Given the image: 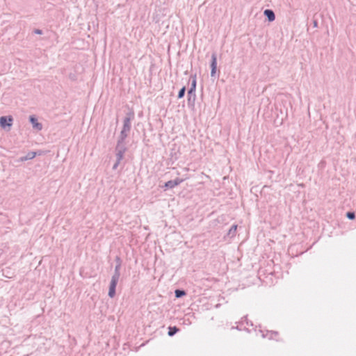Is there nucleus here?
<instances>
[{"label": "nucleus", "mask_w": 356, "mask_h": 356, "mask_svg": "<svg viewBox=\"0 0 356 356\" xmlns=\"http://www.w3.org/2000/svg\"><path fill=\"white\" fill-rule=\"evenodd\" d=\"M13 119L11 116H2L0 118V126L2 129H10L13 124Z\"/></svg>", "instance_id": "obj_1"}, {"label": "nucleus", "mask_w": 356, "mask_h": 356, "mask_svg": "<svg viewBox=\"0 0 356 356\" xmlns=\"http://www.w3.org/2000/svg\"><path fill=\"white\" fill-rule=\"evenodd\" d=\"M118 277H119L118 275H115L112 277L111 284H110L109 291H108V296L111 298L114 297V296L115 294V287H116V285H117V283L118 281Z\"/></svg>", "instance_id": "obj_2"}, {"label": "nucleus", "mask_w": 356, "mask_h": 356, "mask_svg": "<svg viewBox=\"0 0 356 356\" xmlns=\"http://www.w3.org/2000/svg\"><path fill=\"white\" fill-rule=\"evenodd\" d=\"M182 181H183V179H179V178H177L175 180L168 181L165 184V187L169 188H172L178 186Z\"/></svg>", "instance_id": "obj_3"}, {"label": "nucleus", "mask_w": 356, "mask_h": 356, "mask_svg": "<svg viewBox=\"0 0 356 356\" xmlns=\"http://www.w3.org/2000/svg\"><path fill=\"white\" fill-rule=\"evenodd\" d=\"M30 121L34 128H35L38 130L42 129V124L38 122L37 119L35 118H34L33 116H31Z\"/></svg>", "instance_id": "obj_4"}, {"label": "nucleus", "mask_w": 356, "mask_h": 356, "mask_svg": "<svg viewBox=\"0 0 356 356\" xmlns=\"http://www.w3.org/2000/svg\"><path fill=\"white\" fill-rule=\"evenodd\" d=\"M264 15L268 17V20L270 22H273L275 19V14L273 10H264Z\"/></svg>", "instance_id": "obj_5"}, {"label": "nucleus", "mask_w": 356, "mask_h": 356, "mask_svg": "<svg viewBox=\"0 0 356 356\" xmlns=\"http://www.w3.org/2000/svg\"><path fill=\"white\" fill-rule=\"evenodd\" d=\"M216 65H217L216 57L215 55H213L212 56V63H211V67H212L211 76H213L214 74L216 73Z\"/></svg>", "instance_id": "obj_6"}, {"label": "nucleus", "mask_w": 356, "mask_h": 356, "mask_svg": "<svg viewBox=\"0 0 356 356\" xmlns=\"http://www.w3.org/2000/svg\"><path fill=\"white\" fill-rule=\"evenodd\" d=\"M195 88H196V79L193 78L192 83H191V87L190 90H188V93L191 94V93L195 92Z\"/></svg>", "instance_id": "obj_7"}, {"label": "nucleus", "mask_w": 356, "mask_h": 356, "mask_svg": "<svg viewBox=\"0 0 356 356\" xmlns=\"http://www.w3.org/2000/svg\"><path fill=\"white\" fill-rule=\"evenodd\" d=\"M179 331V329L176 327H170L168 330V335L173 336L175 333Z\"/></svg>", "instance_id": "obj_8"}, {"label": "nucleus", "mask_w": 356, "mask_h": 356, "mask_svg": "<svg viewBox=\"0 0 356 356\" xmlns=\"http://www.w3.org/2000/svg\"><path fill=\"white\" fill-rule=\"evenodd\" d=\"M184 295H185V292L184 291H180V290L175 291V296L177 298H180Z\"/></svg>", "instance_id": "obj_9"}, {"label": "nucleus", "mask_w": 356, "mask_h": 356, "mask_svg": "<svg viewBox=\"0 0 356 356\" xmlns=\"http://www.w3.org/2000/svg\"><path fill=\"white\" fill-rule=\"evenodd\" d=\"M186 88L183 87L179 92L178 98H182L184 96Z\"/></svg>", "instance_id": "obj_10"}, {"label": "nucleus", "mask_w": 356, "mask_h": 356, "mask_svg": "<svg viewBox=\"0 0 356 356\" xmlns=\"http://www.w3.org/2000/svg\"><path fill=\"white\" fill-rule=\"evenodd\" d=\"M236 229H237V225H233V226L230 228V229H229V234H235V232H236Z\"/></svg>", "instance_id": "obj_11"}, {"label": "nucleus", "mask_w": 356, "mask_h": 356, "mask_svg": "<svg viewBox=\"0 0 356 356\" xmlns=\"http://www.w3.org/2000/svg\"><path fill=\"white\" fill-rule=\"evenodd\" d=\"M346 216H347V217H348L349 219H350V220H353V219H355V213H353V212H348V213H347Z\"/></svg>", "instance_id": "obj_12"}, {"label": "nucleus", "mask_w": 356, "mask_h": 356, "mask_svg": "<svg viewBox=\"0 0 356 356\" xmlns=\"http://www.w3.org/2000/svg\"><path fill=\"white\" fill-rule=\"evenodd\" d=\"M35 152H31L28 154V159H33L35 157Z\"/></svg>", "instance_id": "obj_13"}, {"label": "nucleus", "mask_w": 356, "mask_h": 356, "mask_svg": "<svg viewBox=\"0 0 356 356\" xmlns=\"http://www.w3.org/2000/svg\"><path fill=\"white\" fill-rule=\"evenodd\" d=\"M35 33H37V34H41L42 31L40 30L37 29V30L35 31Z\"/></svg>", "instance_id": "obj_14"}]
</instances>
